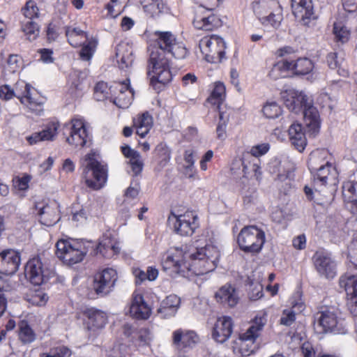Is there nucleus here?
<instances>
[{"mask_svg": "<svg viewBox=\"0 0 357 357\" xmlns=\"http://www.w3.org/2000/svg\"><path fill=\"white\" fill-rule=\"evenodd\" d=\"M22 30L26 36V39L33 41L39 35L40 29L38 23L35 20L24 19L22 22Z\"/></svg>", "mask_w": 357, "mask_h": 357, "instance_id": "38", "label": "nucleus"}, {"mask_svg": "<svg viewBox=\"0 0 357 357\" xmlns=\"http://www.w3.org/2000/svg\"><path fill=\"white\" fill-rule=\"evenodd\" d=\"M326 61L330 68H337V73L342 75L341 73L340 72L342 59H340L338 58L337 52H330L329 54H328L326 57Z\"/></svg>", "mask_w": 357, "mask_h": 357, "instance_id": "52", "label": "nucleus"}, {"mask_svg": "<svg viewBox=\"0 0 357 357\" xmlns=\"http://www.w3.org/2000/svg\"><path fill=\"white\" fill-rule=\"evenodd\" d=\"M117 89L119 93L114 98L113 102L119 108H128L134 95V91L130 86V79H126L124 82L119 84Z\"/></svg>", "mask_w": 357, "mask_h": 357, "instance_id": "29", "label": "nucleus"}, {"mask_svg": "<svg viewBox=\"0 0 357 357\" xmlns=\"http://www.w3.org/2000/svg\"><path fill=\"white\" fill-rule=\"evenodd\" d=\"M220 121L216 128L217 137L218 139H225L226 137V128L229 121V116L225 114L220 111L219 112Z\"/></svg>", "mask_w": 357, "mask_h": 357, "instance_id": "48", "label": "nucleus"}, {"mask_svg": "<svg viewBox=\"0 0 357 357\" xmlns=\"http://www.w3.org/2000/svg\"><path fill=\"white\" fill-rule=\"evenodd\" d=\"M153 36L154 42L148 47L147 74L154 89L160 91L172 79L170 57L183 59L188 51L170 31H155Z\"/></svg>", "mask_w": 357, "mask_h": 357, "instance_id": "1", "label": "nucleus"}, {"mask_svg": "<svg viewBox=\"0 0 357 357\" xmlns=\"http://www.w3.org/2000/svg\"><path fill=\"white\" fill-rule=\"evenodd\" d=\"M342 196L353 214H357V181H349L342 185Z\"/></svg>", "mask_w": 357, "mask_h": 357, "instance_id": "31", "label": "nucleus"}, {"mask_svg": "<svg viewBox=\"0 0 357 357\" xmlns=\"http://www.w3.org/2000/svg\"><path fill=\"white\" fill-rule=\"evenodd\" d=\"M292 13L303 25L307 26L311 20L317 19L314 8L319 0H291Z\"/></svg>", "mask_w": 357, "mask_h": 357, "instance_id": "14", "label": "nucleus"}, {"mask_svg": "<svg viewBox=\"0 0 357 357\" xmlns=\"http://www.w3.org/2000/svg\"><path fill=\"white\" fill-rule=\"evenodd\" d=\"M225 91V88L223 84H216L210 97L208 98V102H211L213 105H217V107L219 112L221 111L220 104L222 103Z\"/></svg>", "mask_w": 357, "mask_h": 357, "instance_id": "43", "label": "nucleus"}, {"mask_svg": "<svg viewBox=\"0 0 357 357\" xmlns=\"http://www.w3.org/2000/svg\"><path fill=\"white\" fill-rule=\"evenodd\" d=\"M288 132L291 144L298 151H303L307 144V142L302 125L295 123L291 124L288 130Z\"/></svg>", "mask_w": 357, "mask_h": 357, "instance_id": "35", "label": "nucleus"}, {"mask_svg": "<svg viewBox=\"0 0 357 357\" xmlns=\"http://www.w3.org/2000/svg\"><path fill=\"white\" fill-rule=\"evenodd\" d=\"M342 6L346 12L354 13L357 11V0H342Z\"/></svg>", "mask_w": 357, "mask_h": 357, "instance_id": "61", "label": "nucleus"}, {"mask_svg": "<svg viewBox=\"0 0 357 357\" xmlns=\"http://www.w3.org/2000/svg\"><path fill=\"white\" fill-rule=\"evenodd\" d=\"M302 354L304 357H314L315 351L310 342H304L301 347Z\"/></svg>", "mask_w": 357, "mask_h": 357, "instance_id": "64", "label": "nucleus"}, {"mask_svg": "<svg viewBox=\"0 0 357 357\" xmlns=\"http://www.w3.org/2000/svg\"><path fill=\"white\" fill-rule=\"evenodd\" d=\"M199 48L208 61L220 62L225 58L226 44L218 36L213 35L200 40Z\"/></svg>", "mask_w": 357, "mask_h": 357, "instance_id": "9", "label": "nucleus"}, {"mask_svg": "<svg viewBox=\"0 0 357 357\" xmlns=\"http://www.w3.org/2000/svg\"><path fill=\"white\" fill-rule=\"evenodd\" d=\"M303 114L305 126L313 134L319 131L320 128V116L317 109L314 107L313 102L302 112Z\"/></svg>", "mask_w": 357, "mask_h": 357, "instance_id": "30", "label": "nucleus"}, {"mask_svg": "<svg viewBox=\"0 0 357 357\" xmlns=\"http://www.w3.org/2000/svg\"><path fill=\"white\" fill-rule=\"evenodd\" d=\"M139 340L144 343L148 344L152 339V335L149 328H141L139 331Z\"/></svg>", "mask_w": 357, "mask_h": 357, "instance_id": "62", "label": "nucleus"}, {"mask_svg": "<svg viewBox=\"0 0 357 357\" xmlns=\"http://www.w3.org/2000/svg\"><path fill=\"white\" fill-rule=\"evenodd\" d=\"M97 43V40L94 38H88V40L84 41L82 43V47L79 52L80 58L84 61H89L96 51Z\"/></svg>", "mask_w": 357, "mask_h": 357, "instance_id": "39", "label": "nucleus"}, {"mask_svg": "<svg viewBox=\"0 0 357 357\" xmlns=\"http://www.w3.org/2000/svg\"><path fill=\"white\" fill-rule=\"evenodd\" d=\"M24 274L27 280L33 285H40L47 282L54 276V272L44 268L39 257L29 259L24 268Z\"/></svg>", "mask_w": 357, "mask_h": 357, "instance_id": "10", "label": "nucleus"}, {"mask_svg": "<svg viewBox=\"0 0 357 357\" xmlns=\"http://www.w3.org/2000/svg\"><path fill=\"white\" fill-rule=\"evenodd\" d=\"M38 215L40 223L47 227L54 225L60 219L56 204H45L39 209Z\"/></svg>", "mask_w": 357, "mask_h": 357, "instance_id": "34", "label": "nucleus"}, {"mask_svg": "<svg viewBox=\"0 0 357 357\" xmlns=\"http://www.w3.org/2000/svg\"><path fill=\"white\" fill-rule=\"evenodd\" d=\"M129 163L135 176L138 175L142 172L144 164L142 160H141L140 154L139 155L138 157H135L130 159L129 160Z\"/></svg>", "mask_w": 357, "mask_h": 357, "instance_id": "56", "label": "nucleus"}, {"mask_svg": "<svg viewBox=\"0 0 357 357\" xmlns=\"http://www.w3.org/2000/svg\"><path fill=\"white\" fill-rule=\"evenodd\" d=\"M31 88L29 84L20 80L15 83L14 86L15 96L17 97L22 104L31 105L33 103L31 97Z\"/></svg>", "mask_w": 357, "mask_h": 357, "instance_id": "37", "label": "nucleus"}, {"mask_svg": "<svg viewBox=\"0 0 357 357\" xmlns=\"http://www.w3.org/2000/svg\"><path fill=\"white\" fill-rule=\"evenodd\" d=\"M220 252L213 245H206L204 247L196 248V251L189 255V261H186L185 255L182 256L181 251L167 255L163 259L162 265L163 270L168 271L172 277L181 275L188 276L192 272L196 275H204L213 271L220 258Z\"/></svg>", "mask_w": 357, "mask_h": 357, "instance_id": "2", "label": "nucleus"}, {"mask_svg": "<svg viewBox=\"0 0 357 357\" xmlns=\"http://www.w3.org/2000/svg\"><path fill=\"white\" fill-rule=\"evenodd\" d=\"M117 278V273L114 269L105 268L94 275L93 289L98 296H107L113 291Z\"/></svg>", "mask_w": 357, "mask_h": 357, "instance_id": "11", "label": "nucleus"}, {"mask_svg": "<svg viewBox=\"0 0 357 357\" xmlns=\"http://www.w3.org/2000/svg\"><path fill=\"white\" fill-rule=\"evenodd\" d=\"M29 181L30 178L28 176H23L22 178H17L14 181V186L19 190H25L29 187Z\"/></svg>", "mask_w": 357, "mask_h": 357, "instance_id": "59", "label": "nucleus"}, {"mask_svg": "<svg viewBox=\"0 0 357 357\" xmlns=\"http://www.w3.org/2000/svg\"><path fill=\"white\" fill-rule=\"evenodd\" d=\"M85 315L88 318L87 325L89 330L102 328L107 323V316L102 311L90 308L87 309Z\"/></svg>", "mask_w": 357, "mask_h": 357, "instance_id": "36", "label": "nucleus"}, {"mask_svg": "<svg viewBox=\"0 0 357 357\" xmlns=\"http://www.w3.org/2000/svg\"><path fill=\"white\" fill-rule=\"evenodd\" d=\"M132 317L139 320L148 319L151 314V309L144 301L141 294H133L129 310Z\"/></svg>", "mask_w": 357, "mask_h": 357, "instance_id": "22", "label": "nucleus"}, {"mask_svg": "<svg viewBox=\"0 0 357 357\" xmlns=\"http://www.w3.org/2000/svg\"><path fill=\"white\" fill-rule=\"evenodd\" d=\"M199 338L193 331H174L172 333V343L180 354H185L191 351L199 342Z\"/></svg>", "mask_w": 357, "mask_h": 357, "instance_id": "12", "label": "nucleus"}, {"mask_svg": "<svg viewBox=\"0 0 357 357\" xmlns=\"http://www.w3.org/2000/svg\"><path fill=\"white\" fill-rule=\"evenodd\" d=\"M237 241L243 252L257 254L265 243V234L256 226L244 227L238 236Z\"/></svg>", "mask_w": 357, "mask_h": 357, "instance_id": "6", "label": "nucleus"}, {"mask_svg": "<svg viewBox=\"0 0 357 357\" xmlns=\"http://www.w3.org/2000/svg\"><path fill=\"white\" fill-rule=\"evenodd\" d=\"M266 323L265 317L256 316L252 321L250 326L240 336L241 340L240 351L243 356H248L253 354L259 348L255 342L256 339L260 335L261 331Z\"/></svg>", "mask_w": 357, "mask_h": 357, "instance_id": "8", "label": "nucleus"}, {"mask_svg": "<svg viewBox=\"0 0 357 357\" xmlns=\"http://www.w3.org/2000/svg\"><path fill=\"white\" fill-rule=\"evenodd\" d=\"M324 156L320 152H314L310 155L307 162L308 168L312 174L315 190L325 186L331 176H335V169L332 164L326 161L324 163Z\"/></svg>", "mask_w": 357, "mask_h": 357, "instance_id": "5", "label": "nucleus"}, {"mask_svg": "<svg viewBox=\"0 0 357 357\" xmlns=\"http://www.w3.org/2000/svg\"><path fill=\"white\" fill-rule=\"evenodd\" d=\"M121 5L119 3V0H110V1L107 3L106 9L108 11V14L112 17H116L121 13Z\"/></svg>", "mask_w": 357, "mask_h": 357, "instance_id": "53", "label": "nucleus"}, {"mask_svg": "<svg viewBox=\"0 0 357 357\" xmlns=\"http://www.w3.org/2000/svg\"><path fill=\"white\" fill-rule=\"evenodd\" d=\"M348 257L350 262L357 270V237L352 241L349 246Z\"/></svg>", "mask_w": 357, "mask_h": 357, "instance_id": "55", "label": "nucleus"}, {"mask_svg": "<svg viewBox=\"0 0 357 357\" xmlns=\"http://www.w3.org/2000/svg\"><path fill=\"white\" fill-rule=\"evenodd\" d=\"M314 324L320 328V332L334 334H346L347 328L344 319L338 318L333 309H326L317 312L314 317Z\"/></svg>", "mask_w": 357, "mask_h": 357, "instance_id": "7", "label": "nucleus"}, {"mask_svg": "<svg viewBox=\"0 0 357 357\" xmlns=\"http://www.w3.org/2000/svg\"><path fill=\"white\" fill-rule=\"evenodd\" d=\"M71 350L66 346H59L50 349L48 354L44 353L40 357H70Z\"/></svg>", "mask_w": 357, "mask_h": 357, "instance_id": "46", "label": "nucleus"}, {"mask_svg": "<svg viewBox=\"0 0 357 357\" xmlns=\"http://www.w3.org/2000/svg\"><path fill=\"white\" fill-rule=\"evenodd\" d=\"M82 177L87 187L93 190H98L107 181V166L96 159L94 153H88L85 156L83 164Z\"/></svg>", "mask_w": 357, "mask_h": 357, "instance_id": "3", "label": "nucleus"}, {"mask_svg": "<svg viewBox=\"0 0 357 357\" xmlns=\"http://www.w3.org/2000/svg\"><path fill=\"white\" fill-rule=\"evenodd\" d=\"M47 38L49 42L54 41L59 36V26L51 22L48 24L47 28Z\"/></svg>", "mask_w": 357, "mask_h": 357, "instance_id": "57", "label": "nucleus"}, {"mask_svg": "<svg viewBox=\"0 0 357 357\" xmlns=\"http://www.w3.org/2000/svg\"><path fill=\"white\" fill-rule=\"evenodd\" d=\"M38 52L40 54V59L45 63H52L54 59L52 57L53 52L50 49H40Z\"/></svg>", "mask_w": 357, "mask_h": 357, "instance_id": "63", "label": "nucleus"}, {"mask_svg": "<svg viewBox=\"0 0 357 357\" xmlns=\"http://www.w3.org/2000/svg\"><path fill=\"white\" fill-rule=\"evenodd\" d=\"M333 33L337 42L342 44L349 41L350 38V30L341 22H335L333 24Z\"/></svg>", "mask_w": 357, "mask_h": 357, "instance_id": "41", "label": "nucleus"}, {"mask_svg": "<svg viewBox=\"0 0 357 357\" xmlns=\"http://www.w3.org/2000/svg\"><path fill=\"white\" fill-rule=\"evenodd\" d=\"M144 11L151 17L156 18L169 13L165 0H139Z\"/></svg>", "mask_w": 357, "mask_h": 357, "instance_id": "26", "label": "nucleus"}, {"mask_svg": "<svg viewBox=\"0 0 357 357\" xmlns=\"http://www.w3.org/2000/svg\"><path fill=\"white\" fill-rule=\"evenodd\" d=\"M58 128V123L52 122L43 130L33 132L31 135L26 137V140L31 145L42 141H52L56 135Z\"/></svg>", "mask_w": 357, "mask_h": 357, "instance_id": "32", "label": "nucleus"}, {"mask_svg": "<svg viewBox=\"0 0 357 357\" xmlns=\"http://www.w3.org/2000/svg\"><path fill=\"white\" fill-rule=\"evenodd\" d=\"M193 25L197 29L213 31L221 25V20L213 13V8H206L202 6L196 11Z\"/></svg>", "mask_w": 357, "mask_h": 357, "instance_id": "15", "label": "nucleus"}, {"mask_svg": "<svg viewBox=\"0 0 357 357\" xmlns=\"http://www.w3.org/2000/svg\"><path fill=\"white\" fill-rule=\"evenodd\" d=\"M184 160L186 163L185 167L186 171L190 170L194 168V158H193V152L191 150H186L184 153Z\"/></svg>", "mask_w": 357, "mask_h": 357, "instance_id": "60", "label": "nucleus"}, {"mask_svg": "<svg viewBox=\"0 0 357 357\" xmlns=\"http://www.w3.org/2000/svg\"><path fill=\"white\" fill-rule=\"evenodd\" d=\"M56 255L64 264L72 266L82 261L88 248L82 241L61 239L56 244Z\"/></svg>", "mask_w": 357, "mask_h": 357, "instance_id": "4", "label": "nucleus"}, {"mask_svg": "<svg viewBox=\"0 0 357 357\" xmlns=\"http://www.w3.org/2000/svg\"><path fill=\"white\" fill-rule=\"evenodd\" d=\"M282 20V15L279 11L278 13H271L268 16L261 19L264 24H271L273 28L278 29Z\"/></svg>", "mask_w": 357, "mask_h": 357, "instance_id": "50", "label": "nucleus"}, {"mask_svg": "<svg viewBox=\"0 0 357 357\" xmlns=\"http://www.w3.org/2000/svg\"><path fill=\"white\" fill-rule=\"evenodd\" d=\"M70 130V136L66 138V142L69 144L80 147H83L86 144L89 138L82 121L73 120Z\"/></svg>", "mask_w": 357, "mask_h": 357, "instance_id": "20", "label": "nucleus"}, {"mask_svg": "<svg viewBox=\"0 0 357 357\" xmlns=\"http://www.w3.org/2000/svg\"><path fill=\"white\" fill-rule=\"evenodd\" d=\"M181 303L180 298L175 294L167 296L160 303L157 314L162 319L174 317Z\"/></svg>", "mask_w": 357, "mask_h": 357, "instance_id": "28", "label": "nucleus"}, {"mask_svg": "<svg viewBox=\"0 0 357 357\" xmlns=\"http://www.w3.org/2000/svg\"><path fill=\"white\" fill-rule=\"evenodd\" d=\"M233 331V323L230 317H223L219 318L215 324L212 335L213 339L220 343L227 340Z\"/></svg>", "mask_w": 357, "mask_h": 357, "instance_id": "23", "label": "nucleus"}, {"mask_svg": "<svg viewBox=\"0 0 357 357\" xmlns=\"http://www.w3.org/2000/svg\"><path fill=\"white\" fill-rule=\"evenodd\" d=\"M268 169L271 173L275 174L279 181H284L290 178L293 175L294 167L287 160H279L275 158L268 164Z\"/></svg>", "mask_w": 357, "mask_h": 357, "instance_id": "24", "label": "nucleus"}, {"mask_svg": "<svg viewBox=\"0 0 357 357\" xmlns=\"http://www.w3.org/2000/svg\"><path fill=\"white\" fill-rule=\"evenodd\" d=\"M20 252L7 249L0 253V273L6 275L15 274L20 265Z\"/></svg>", "mask_w": 357, "mask_h": 357, "instance_id": "18", "label": "nucleus"}, {"mask_svg": "<svg viewBox=\"0 0 357 357\" xmlns=\"http://www.w3.org/2000/svg\"><path fill=\"white\" fill-rule=\"evenodd\" d=\"M295 320L296 316L294 312L292 310H284L280 322L282 325L289 326L295 321Z\"/></svg>", "mask_w": 357, "mask_h": 357, "instance_id": "54", "label": "nucleus"}, {"mask_svg": "<svg viewBox=\"0 0 357 357\" xmlns=\"http://www.w3.org/2000/svg\"><path fill=\"white\" fill-rule=\"evenodd\" d=\"M24 19L35 20L39 17V9L36 3L33 0L26 1L25 6L22 8Z\"/></svg>", "mask_w": 357, "mask_h": 357, "instance_id": "44", "label": "nucleus"}, {"mask_svg": "<svg viewBox=\"0 0 357 357\" xmlns=\"http://www.w3.org/2000/svg\"><path fill=\"white\" fill-rule=\"evenodd\" d=\"M276 66L279 70L291 71L296 75H305L312 72L314 63L310 59L305 57L296 59L289 57L279 61Z\"/></svg>", "mask_w": 357, "mask_h": 357, "instance_id": "16", "label": "nucleus"}, {"mask_svg": "<svg viewBox=\"0 0 357 357\" xmlns=\"http://www.w3.org/2000/svg\"><path fill=\"white\" fill-rule=\"evenodd\" d=\"M215 297L218 303L230 307H234L239 300L236 289L230 284H226L220 288L216 291Z\"/></svg>", "mask_w": 357, "mask_h": 357, "instance_id": "27", "label": "nucleus"}, {"mask_svg": "<svg viewBox=\"0 0 357 357\" xmlns=\"http://www.w3.org/2000/svg\"><path fill=\"white\" fill-rule=\"evenodd\" d=\"M123 46L118 45L116 50V57L119 63V68H126L132 65L133 58L130 52H123Z\"/></svg>", "mask_w": 357, "mask_h": 357, "instance_id": "42", "label": "nucleus"}, {"mask_svg": "<svg viewBox=\"0 0 357 357\" xmlns=\"http://www.w3.org/2000/svg\"><path fill=\"white\" fill-rule=\"evenodd\" d=\"M174 231L181 236H191L198 225L197 217L191 213H185L178 216L174 215Z\"/></svg>", "mask_w": 357, "mask_h": 357, "instance_id": "21", "label": "nucleus"}, {"mask_svg": "<svg viewBox=\"0 0 357 357\" xmlns=\"http://www.w3.org/2000/svg\"><path fill=\"white\" fill-rule=\"evenodd\" d=\"M270 149V145L268 143H263L260 144H257L253 146L249 152H247L243 155L242 165H243V171L245 174V176L249 174L251 172L254 173V176L256 180H259L261 175V172L260 171L261 167L257 162H248L246 161L248 159L254 156L255 158H259L261 155L266 154Z\"/></svg>", "mask_w": 357, "mask_h": 357, "instance_id": "17", "label": "nucleus"}, {"mask_svg": "<svg viewBox=\"0 0 357 357\" xmlns=\"http://www.w3.org/2000/svg\"><path fill=\"white\" fill-rule=\"evenodd\" d=\"M282 98L288 109L296 114L302 112L313 102L312 99L303 91L296 90L282 92Z\"/></svg>", "mask_w": 357, "mask_h": 357, "instance_id": "13", "label": "nucleus"}, {"mask_svg": "<svg viewBox=\"0 0 357 357\" xmlns=\"http://www.w3.org/2000/svg\"><path fill=\"white\" fill-rule=\"evenodd\" d=\"M339 284L350 296L351 302L357 307V275L346 273L340 277Z\"/></svg>", "mask_w": 357, "mask_h": 357, "instance_id": "33", "label": "nucleus"}, {"mask_svg": "<svg viewBox=\"0 0 357 357\" xmlns=\"http://www.w3.org/2000/svg\"><path fill=\"white\" fill-rule=\"evenodd\" d=\"M134 125H139L140 126H144L149 129H151L153 126V118L149 114V112H144L141 116H138L133 120Z\"/></svg>", "mask_w": 357, "mask_h": 357, "instance_id": "51", "label": "nucleus"}, {"mask_svg": "<svg viewBox=\"0 0 357 357\" xmlns=\"http://www.w3.org/2000/svg\"><path fill=\"white\" fill-rule=\"evenodd\" d=\"M316 270L326 278H333L336 275V263L331 256L323 252H317L313 257Z\"/></svg>", "mask_w": 357, "mask_h": 357, "instance_id": "19", "label": "nucleus"}, {"mask_svg": "<svg viewBox=\"0 0 357 357\" xmlns=\"http://www.w3.org/2000/svg\"><path fill=\"white\" fill-rule=\"evenodd\" d=\"M15 96L13 89L8 85H3L0 87V98L3 100H8Z\"/></svg>", "mask_w": 357, "mask_h": 357, "instance_id": "58", "label": "nucleus"}, {"mask_svg": "<svg viewBox=\"0 0 357 357\" xmlns=\"http://www.w3.org/2000/svg\"><path fill=\"white\" fill-rule=\"evenodd\" d=\"M65 32L68 40H70L74 44H77L75 43L74 38H85L86 40L89 38L88 34L78 27L71 28L66 26Z\"/></svg>", "mask_w": 357, "mask_h": 357, "instance_id": "49", "label": "nucleus"}, {"mask_svg": "<svg viewBox=\"0 0 357 357\" xmlns=\"http://www.w3.org/2000/svg\"><path fill=\"white\" fill-rule=\"evenodd\" d=\"M262 112L268 119H275L282 114V109L275 102H267Z\"/></svg>", "mask_w": 357, "mask_h": 357, "instance_id": "45", "label": "nucleus"}, {"mask_svg": "<svg viewBox=\"0 0 357 357\" xmlns=\"http://www.w3.org/2000/svg\"><path fill=\"white\" fill-rule=\"evenodd\" d=\"M109 90L106 82H98L94 87V98L98 101L104 100L108 97Z\"/></svg>", "mask_w": 357, "mask_h": 357, "instance_id": "47", "label": "nucleus"}, {"mask_svg": "<svg viewBox=\"0 0 357 357\" xmlns=\"http://www.w3.org/2000/svg\"><path fill=\"white\" fill-rule=\"evenodd\" d=\"M19 337L24 344L31 343L36 339V334L26 321L19 324Z\"/></svg>", "mask_w": 357, "mask_h": 357, "instance_id": "40", "label": "nucleus"}, {"mask_svg": "<svg viewBox=\"0 0 357 357\" xmlns=\"http://www.w3.org/2000/svg\"><path fill=\"white\" fill-rule=\"evenodd\" d=\"M97 250L104 257L111 258L119 252L120 248L112 233L107 231L100 239Z\"/></svg>", "mask_w": 357, "mask_h": 357, "instance_id": "25", "label": "nucleus"}]
</instances>
